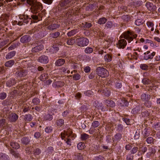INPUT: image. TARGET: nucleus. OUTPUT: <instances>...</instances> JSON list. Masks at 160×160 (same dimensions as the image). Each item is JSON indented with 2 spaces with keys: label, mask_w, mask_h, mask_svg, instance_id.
Instances as JSON below:
<instances>
[{
  "label": "nucleus",
  "mask_w": 160,
  "mask_h": 160,
  "mask_svg": "<svg viewBox=\"0 0 160 160\" xmlns=\"http://www.w3.org/2000/svg\"><path fill=\"white\" fill-rule=\"evenodd\" d=\"M83 29L89 28L92 26V24L89 22H84L80 25Z\"/></svg>",
  "instance_id": "nucleus-29"
},
{
  "label": "nucleus",
  "mask_w": 160,
  "mask_h": 160,
  "mask_svg": "<svg viewBox=\"0 0 160 160\" xmlns=\"http://www.w3.org/2000/svg\"><path fill=\"white\" fill-rule=\"evenodd\" d=\"M38 62L43 64H47L49 62V58L48 56L42 55L39 57L38 59Z\"/></svg>",
  "instance_id": "nucleus-11"
},
{
  "label": "nucleus",
  "mask_w": 160,
  "mask_h": 160,
  "mask_svg": "<svg viewBox=\"0 0 160 160\" xmlns=\"http://www.w3.org/2000/svg\"><path fill=\"white\" fill-rule=\"evenodd\" d=\"M52 127L51 126H48L45 128V131L47 133H49L52 132Z\"/></svg>",
  "instance_id": "nucleus-57"
},
{
  "label": "nucleus",
  "mask_w": 160,
  "mask_h": 160,
  "mask_svg": "<svg viewBox=\"0 0 160 160\" xmlns=\"http://www.w3.org/2000/svg\"><path fill=\"white\" fill-rule=\"evenodd\" d=\"M30 40V36L28 35L23 36L20 39V41L22 43H27L29 42Z\"/></svg>",
  "instance_id": "nucleus-21"
},
{
  "label": "nucleus",
  "mask_w": 160,
  "mask_h": 160,
  "mask_svg": "<svg viewBox=\"0 0 160 160\" xmlns=\"http://www.w3.org/2000/svg\"><path fill=\"white\" fill-rule=\"evenodd\" d=\"M43 8L42 4L40 2H37L30 8L31 12L32 13H38Z\"/></svg>",
  "instance_id": "nucleus-4"
},
{
  "label": "nucleus",
  "mask_w": 160,
  "mask_h": 160,
  "mask_svg": "<svg viewBox=\"0 0 160 160\" xmlns=\"http://www.w3.org/2000/svg\"><path fill=\"white\" fill-rule=\"evenodd\" d=\"M60 25L56 23H51L49 24L47 27L48 29L50 30H53L59 28Z\"/></svg>",
  "instance_id": "nucleus-19"
},
{
  "label": "nucleus",
  "mask_w": 160,
  "mask_h": 160,
  "mask_svg": "<svg viewBox=\"0 0 160 160\" xmlns=\"http://www.w3.org/2000/svg\"><path fill=\"white\" fill-rule=\"evenodd\" d=\"M60 35V32L58 31H57L51 33L50 34V36L53 38H57Z\"/></svg>",
  "instance_id": "nucleus-32"
},
{
  "label": "nucleus",
  "mask_w": 160,
  "mask_h": 160,
  "mask_svg": "<svg viewBox=\"0 0 160 160\" xmlns=\"http://www.w3.org/2000/svg\"><path fill=\"white\" fill-rule=\"evenodd\" d=\"M77 32V31L76 29H73L68 32V33H67V35L68 37H70L74 36Z\"/></svg>",
  "instance_id": "nucleus-42"
},
{
  "label": "nucleus",
  "mask_w": 160,
  "mask_h": 160,
  "mask_svg": "<svg viewBox=\"0 0 160 160\" xmlns=\"http://www.w3.org/2000/svg\"><path fill=\"white\" fill-rule=\"evenodd\" d=\"M140 68L142 70H146L148 69V66L146 64H142L140 65Z\"/></svg>",
  "instance_id": "nucleus-62"
},
{
  "label": "nucleus",
  "mask_w": 160,
  "mask_h": 160,
  "mask_svg": "<svg viewBox=\"0 0 160 160\" xmlns=\"http://www.w3.org/2000/svg\"><path fill=\"white\" fill-rule=\"evenodd\" d=\"M113 26V24L111 21L108 22L105 25V27L107 28H111Z\"/></svg>",
  "instance_id": "nucleus-64"
},
{
  "label": "nucleus",
  "mask_w": 160,
  "mask_h": 160,
  "mask_svg": "<svg viewBox=\"0 0 160 160\" xmlns=\"http://www.w3.org/2000/svg\"><path fill=\"white\" fill-rule=\"evenodd\" d=\"M31 15V18H32L33 20L36 22L41 20L42 19V15L41 14H38V13H34ZM31 21V19L30 20Z\"/></svg>",
  "instance_id": "nucleus-15"
},
{
  "label": "nucleus",
  "mask_w": 160,
  "mask_h": 160,
  "mask_svg": "<svg viewBox=\"0 0 160 160\" xmlns=\"http://www.w3.org/2000/svg\"><path fill=\"white\" fill-rule=\"evenodd\" d=\"M141 99L143 102H145L149 100L150 99V96L148 94H146L145 93H143L141 96Z\"/></svg>",
  "instance_id": "nucleus-23"
},
{
  "label": "nucleus",
  "mask_w": 160,
  "mask_h": 160,
  "mask_svg": "<svg viewBox=\"0 0 160 160\" xmlns=\"http://www.w3.org/2000/svg\"><path fill=\"white\" fill-rule=\"evenodd\" d=\"M16 52L15 51H12L8 53L6 56V59H10L14 57L15 55Z\"/></svg>",
  "instance_id": "nucleus-27"
},
{
  "label": "nucleus",
  "mask_w": 160,
  "mask_h": 160,
  "mask_svg": "<svg viewBox=\"0 0 160 160\" xmlns=\"http://www.w3.org/2000/svg\"><path fill=\"white\" fill-rule=\"evenodd\" d=\"M19 18L21 21L18 22V24L19 25H22V22L26 24L28 23L31 19V18H29L28 15L24 14L20 15Z\"/></svg>",
  "instance_id": "nucleus-8"
},
{
  "label": "nucleus",
  "mask_w": 160,
  "mask_h": 160,
  "mask_svg": "<svg viewBox=\"0 0 160 160\" xmlns=\"http://www.w3.org/2000/svg\"><path fill=\"white\" fill-rule=\"evenodd\" d=\"M112 58V55L109 54H106L104 57V59L105 61L107 62H110L111 61Z\"/></svg>",
  "instance_id": "nucleus-39"
},
{
  "label": "nucleus",
  "mask_w": 160,
  "mask_h": 160,
  "mask_svg": "<svg viewBox=\"0 0 160 160\" xmlns=\"http://www.w3.org/2000/svg\"><path fill=\"white\" fill-rule=\"evenodd\" d=\"M89 138V135L86 133H82L81 135V139L82 141H84Z\"/></svg>",
  "instance_id": "nucleus-50"
},
{
  "label": "nucleus",
  "mask_w": 160,
  "mask_h": 160,
  "mask_svg": "<svg viewBox=\"0 0 160 160\" xmlns=\"http://www.w3.org/2000/svg\"><path fill=\"white\" fill-rule=\"evenodd\" d=\"M65 62V60L62 58L58 59L55 62V65L57 66H61L63 65Z\"/></svg>",
  "instance_id": "nucleus-22"
},
{
  "label": "nucleus",
  "mask_w": 160,
  "mask_h": 160,
  "mask_svg": "<svg viewBox=\"0 0 160 160\" xmlns=\"http://www.w3.org/2000/svg\"><path fill=\"white\" fill-rule=\"evenodd\" d=\"M138 148L137 147H134L132 148L130 151L131 154H134L136 153L138 151Z\"/></svg>",
  "instance_id": "nucleus-61"
},
{
  "label": "nucleus",
  "mask_w": 160,
  "mask_h": 160,
  "mask_svg": "<svg viewBox=\"0 0 160 160\" xmlns=\"http://www.w3.org/2000/svg\"><path fill=\"white\" fill-rule=\"evenodd\" d=\"M77 0H61L57 7L58 11L65 10L73 6Z\"/></svg>",
  "instance_id": "nucleus-2"
},
{
  "label": "nucleus",
  "mask_w": 160,
  "mask_h": 160,
  "mask_svg": "<svg viewBox=\"0 0 160 160\" xmlns=\"http://www.w3.org/2000/svg\"><path fill=\"white\" fill-rule=\"evenodd\" d=\"M142 82L144 85L150 84L152 82L151 79L147 78H143L142 80Z\"/></svg>",
  "instance_id": "nucleus-34"
},
{
  "label": "nucleus",
  "mask_w": 160,
  "mask_h": 160,
  "mask_svg": "<svg viewBox=\"0 0 160 160\" xmlns=\"http://www.w3.org/2000/svg\"><path fill=\"white\" fill-rule=\"evenodd\" d=\"M15 61L14 60H11L6 62L5 63V66L7 67H11L14 64Z\"/></svg>",
  "instance_id": "nucleus-30"
},
{
  "label": "nucleus",
  "mask_w": 160,
  "mask_h": 160,
  "mask_svg": "<svg viewBox=\"0 0 160 160\" xmlns=\"http://www.w3.org/2000/svg\"><path fill=\"white\" fill-rule=\"evenodd\" d=\"M48 78V74L43 73L39 77L40 79L42 81H44L47 79Z\"/></svg>",
  "instance_id": "nucleus-40"
},
{
  "label": "nucleus",
  "mask_w": 160,
  "mask_h": 160,
  "mask_svg": "<svg viewBox=\"0 0 160 160\" xmlns=\"http://www.w3.org/2000/svg\"><path fill=\"white\" fill-rule=\"evenodd\" d=\"M64 120L62 119H57L56 122V124L58 127H61L64 124Z\"/></svg>",
  "instance_id": "nucleus-35"
},
{
  "label": "nucleus",
  "mask_w": 160,
  "mask_h": 160,
  "mask_svg": "<svg viewBox=\"0 0 160 160\" xmlns=\"http://www.w3.org/2000/svg\"><path fill=\"white\" fill-rule=\"evenodd\" d=\"M127 44L126 41L124 39L120 40L117 44V47L119 48H124Z\"/></svg>",
  "instance_id": "nucleus-14"
},
{
  "label": "nucleus",
  "mask_w": 160,
  "mask_h": 160,
  "mask_svg": "<svg viewBox=\"0 0 160 160\" xmlns=\"http://www.w3.org/2000/svg\"><path fill=\"white\" fill-rule=\"evenodd\" d=\"M32 119V117L30 114L25 115L24 120L25 121H30Z\"/></svg>",
  "instance_id": "nucleus-43"
},
{
  "label": "nucleus",
  "mask_w": 160,
  "mask_h": 160,
  "mask_svg": "<svg viewBox=\"0 0 160 160\" xmlns=\"http://www.w3.org/2000/svg\"><path fill=\"white\" fill-rule=\"evenodd\" d=\"M72 133V129L69 128L67 131L64 130L63 132H62L61 133V138L62 139H64L66 136H67V137H70Z\"/></svg>",
  "instance_id": "nucleus-12"
},
{
  "label": "nucleus",
  "mask_w": 160,
  "mask_h": 160,
  "mask_svg": "<svg viewBox=\"0 0 160 160\" xmlns=\"http://www.w3.org/2000/svg\"><path fill=\"white\" fill-rule=\"evenodd\" d=\"M16 83L15 79H12L8 80L7 82V86L8 87H10L14 85Z\"/></svg>",
  "instance_id": "nucleus-36"
},
{
  "label": "nucleus",
  "mask_w": 160,
  "mask_h": 160,
  "mask_svg": "<svg viewBox=\"0 0 160 160\" xmlns=\"http://www.w3.org/2000/svg\"><path fill=\"white\" fill-rule=\"evenodd\" d=\"M155 54V52H153L152 53H150V52L149 51H148L144 53V58L147 60L149 59H152L154 56Z\"/></svg>",
  "instance_id": "nucleus-16"
},
{
  "label": "nucleus",
  "mask_w": 160,
  "mask_h": 160,
  "mask_svg": "<svg viewBox=\"0 0 160 160\" xmlns=\"http://www.w3.org/2000/svg\"><path fill=\"white\" fill-rule=\"evenodd\" d=\"M93 51V49L92 48L90 47H88L84 49V52L87 54H90Z\"/></svg>",
  "instance_id": "nucleus-47"
},
{
  "label": "nucleus",
  "mask_w": 160,
  "mask_h": 160,
  "mask_svg": "<svg viewBox=\"0 0 160 160\" xmlns=\"http://www.w3.org/2000/svg\"><path fill=\"white\" fill-rule=\"evenodd\" d=\"M9 17L8 15L5 13L2 15L1 18L2 20H3L4 21H7Z\"/></svg>",
  "instance_id": "nucleus-58"
},
{
  "label": "nucleus",
  "mask_w": 160,
  "mask_h": 160,
  "mask_svg": "<svg viewBox=\"0 0 160 160\" xmlns=\"http://www.w3.org/2000/svg\"><path fill=\"white\" fill-rule=\"evenodd\" d=\"M75 42L74 39L72 38H68L67 41V44L68 45H72Z\"/></svg>",
  "instance_id": "nucleus-48"
},
{
  "label": "nucleus",
  "mask_w": 160,
  "mask_h": 160,
  "mask_svg": "<svg viewBox=\"0 0 160 160\" xmlns=\"http://www.w3.org/2000/svg\"><path fill=\"white\" fill-rule=\"evenodd\" d=\"M42 151L39 148H36L34 149L32 151V153L34 156L37 158H40V156H39L41 153Z\"/></svg>",
  "instance_id": "nucleus-17"
},
{
  "label": "nucleus",
  "mask_w": 160,
  "mask_h": 160,
  "mask_svg": "<svg viewBox=\"0 0 160 160\" xmlns=\"http://www.w3.org/2000/svg\"><path fill=\"white\" fill-rule=\"evenodd\" d=\"M77 44L80 47L87 46L89 43V40L86 38L81 37L77 39Z\"/></svg>",
  "instance_id": "nucleus-6"
},
{
  "label": "nucleus",
  "mask_w": 160,
  "mask_h": 160,
  "mask_svg": "<svg viewBox=\"0 0 160 160\" xmlns=\"http://www.w3.org/2000/svg\"><path fill=\"white\" fill-rule=\"evenodd\" d=\"M6 120L5 119H2L0 120V128L5 125Z\"/></svg>",
  "instance_id": "nucleus-63"
},
{
  "label": "nucleus",
  "mask_w": 160,
  "mask_h": 160,
  "mask_svg": "<svg viewBox=\"0 0 160 160\" xmlns=\"http://www.w3.org/2000/svg\"><path fill=\"white\" fill-rule=\"evenodd\" d=\"M32 47L31 52L33 53L39 52L43 49V46L42 44H39L38 42H35L32 45Z\"/></svg>",
  "instance_id": "nucleus-7"
},
{
  "label": "nucleus",
  "mask_w": 160,
  "mask_h": 160,
  "mask_svg": "<svg viewBox=\"0 0 160 160\" xmlns=\"http://www.w3.org/2000/svg\"><path fill=\"white\" fill-rule=\"evenodd\" d=\"M85 146V144L84 143L80 142L77 145V148L78 149L82 150L84 149Z\"/></svg>",
  "instance_id": "nucleus-49"
},
{
  "label": "nucleus",
  "mask_w": 160,
  "mask_h": 160,
  "mask_svg": "<svg viewBox=\"0 0 160 160\" xmlns=\"http://www.w3.org/2000/svg\"><path fill=\"white\" fill-rule=\"evenodd\" d=\"M20 43L18 42H15L13 43L12 44L10 47H9L8 49L9 50H12L13 49H14L17 47L20 44Z\"/></svg>",
  "instance_id": "nucleus-51"
},
{
  "label": "nucleus",
  "mask_w": 160,
  "mask_h": 160,
  "mask_svg": "<svg viewBox=\"0 0 160 160\" xmlns=\"http://www.w3.org/2000/svg\"><path fill=\"white\" fill-rule=\"evenodd\" d=\"M52 118L53 117L52 115L49 114H45L44 117V120L46 121H51L52 119Z\"/></svg>",
  "instance_id": "nucleus-44"
},
{
  "label": "nucleus",
  "mask_w": 160,
  "mask_h": 160,
  "mask_svg": "<svg viewBox=\"0 0 160 160\" xmlns=\"http://www.w3.org/2000/svg\"><path fill=\"white\" fill-rule=\"evenodd\" d=\"M147 9L150 12H153L156 10V7L152 3L150 2H146L145 5Z\"/></svg>",
  "instance_id": "nucleus-13"
},
{
  "label": "nucleus",
  "mask_w": 160,
  "mask_h": 160,
  "mask_svg": "<svg viewBox=\"0 0 160 160\" xmlns=\"http://www.w3.org/2000/svg\"><path fill=\"white\" fill-rule=\"evenodd\" d=\"M59 50L58 46L57 45H54L52 46L50 49V52L52 53H54L57 52Z\"/></svg>",
  "instance_id": "nucleus-25"
},
{
  "label": "nucleus",
  "mask_w": 160,
  "mask_h": 160,
  "mask_svg": "<svg viewBox=\"0 0 160 160\" xmlns=\"http://www.w3.org/2000/svg\"><path fill=\"white\" fill-rule=\"evenodd\" d=\"M107 19L104 17L100 18L98 21V23L100 24H103L107 22Z\"/></svg>",
  "instance_id": "nucleus-45"
},
{
  "label": "nucleus",
  "mask_w": 160,
  "mask_h": 160,
  "mask_svg": "<svg viewBox=\"0 0 160 160\" xmlns=\"http://www.w3.org/2000/svg\"><path fill=\"white\" fill-rule=\"evenodd\" d=\"M154 139L152 137H148L146 140V141L147 143L148 144H151L152 143H153Z\"/></svg>",
  "instance_id": "nucleus-59"
},
{
  "label": "nucleus",
  "mask_w": 160,
  "mask_h": 160,
  "mask_svg": "<svg viewBox=\"0 0 160 160\" xmlns=\"http://www.w3.org/2000/svg\"><path fill=\"white\" fill-rule=\"evenodd\" d=\"M0 160H10L8 156L5 153L0 152Z\"/></svg>",
  "instance_id": "nucleus-24"
},
{
  "label": "nucleus",
  "mask_w": 160,
  "mask_h": 160,
  "mask_svg": "<svg viewBox=\"0 0 160 160\" xmlns=\"http://www.w3.org/2000/svg\"><path fill=\"white\" fill-rule=\"evenodd\" d=\"M96 74L102 78H105L108 76V71L104 68L101 67H98L96 69Z\"/></svg>",
  "instance_id": "nucleus-5"
},
{
  "label": "nucleus",
  "mask_w": 160,
  "mask_h": 160,
  "mask_svg": "<svg viewBox=\"0 0 160 160\" xmlns=\"http://www.w3.org/2000/svg\"><path fill=\"white\" fill-rule=\"evenodd\" d=\"M102 93L107 97L109 96L110 94V91L107 88H105L102 90Z\"/></svg>",
  "instance_id": "nucleus-56"
},
{
  "label": "nucleus",
  "mask_w": 160,
  "mask_h": 160,
  "mask_svg": "<svg viewBox=\"0 0 160 160\" xmlns=\"http://www.w3.org/2000/svg\"><path fill=\"white\" fill-rule=\"evenodd\" d=\"M81 11V9L78 7H75L71 9H68L67 12H63L62 17L65 19H69L71 18L72 14L74 15H78Z\"/></svg>",
  "instance_id": "nucleus-1"
},
{
  "label": "nucleus",
  "mask_w": 160,
  "mask_h": 160,
  "mask_svg": "<svg viewBox=\"0 0 160 160\" xmlns=\"http://www.w3.org/2000/svg\"><path fill=\"white\" fill-rule=\"evenodd\" d=\"M122 36L128 40V42H130L134 38H136L137 36L134 32L128 31L123 33Z\"/></svg>",
  "instance_id": "nucleus-3"
},
{
  "label": "nucleus",
  "mask_w": 160,
  "mask_h": 160,
  "mask_svg": "<svg viewBox=\"0 0 160 160\" xmlns=\"http://www.w3.org/2000/svg\"><path fill=\"white\" fill-rule=\"evenodd\" d=\"M74 160H83V155L79 153H74Z\"/></svg>",
  "instance_id": "nucleus-20"
},
{
  "label": "nucleus",
  "mask_w": 160,
  "mask_h": 160,
  "mask_svg": "<svg viewBox=\"0 0 160 160\" xmlns=\"http://www.w3.org/2000/svg\"><path fill=\"white\" fill-rule=\"evenodd\" d=\"M122 138V134L120 133H117L115 135L114 139L115 140L119 141Z\"/></svg>",
  "instance_id": "nucleus-54"
},
{
  "label": "nucleus",
  "mask_w": 160,
  "mask_h": 160,
  "mask_svg": "<svg viewBox=\"0 0 160 160\" xmlns=\"http://www.w3.org/2000/svg\"><path fill=\"white\" fill-rule=\"evenodd\" d=\"M18 118V116L16 113L10 112L8 117V118L10 122H15Z\"/></svg>",
  "instance_id": "nucleus-10"
},
{
  "label": "nucleus",
  "mask_w": 160,
  "mask_h": 160,
  "mask_svg": "<svg viewBox=\"0 0 160 160\" xmlns=\"http://www.w3.org/2000/svg\"><path fill=\"white\" fill-rule=\"evenodd\" d=\"M140 108L139 106H136L132 110V113L133 114H135L138 113V112L140 111Z\"/></svg>",
  "instance_id": "nucleus-55"
},
{
  "label": "nucleus",
  "mask_w": 160,
  "mask_h": 160,
  "mask_svg": "<svg viewBox=\"0 0 160 160\" xmlns=\"http://www.w3.org/2000/svg\"><path fill=\"white\" fill-rule=\"evenodd\" d=\"M146 24L149 28H151V31H153L154 30L153 26L154 24L153 22L148 21L147 22Z\"/></svg>",
  "instance_id": "nucleus-33"
},
{
  "label": "nucleus",
  "mask_w": 160,
  "mask_h": 160,
  "mask_svg": "<svg viewBox=\"0 0 160 160\" xmlns=\"http://www.w3.org/2000/svg\"><path fill=\"white\" fill-rule=\"evenodd\" d=\"M10 145L12 148L15 149H18L20 148L19 144L18 143L14 142H11L10 143Z\"/></svg>",
  "instance_id": "nucleus-37"
},
{
  "label": "nucleus",
  "mask_w": 160,
  "mask_h": 160,
  "mask_svg": "<svg viewBox=\"0 0 160 160\" xmlns=\"http://www.w3.org/2000/svg\"><path fill=\"white\" fill-rule=\"evenodd\" d=\"M37 2V0H27L26 4L29 5L32 7Z\"/></svg>",
  "instance_id": "nucleus-52"
},
{
  "label": "nucleus",
  "mask_w": 160,
  "mask_h": 160,
  "mask_svg": "<svg viewBox=\"0 0 160 160\" xmlns=\"http://www.w3.org/2000/svg\"><path fill=\"white\" fill-rule=\"evenodd\" d=\"M144 21L142 19H138L136 20L135 23L137 26H139L143 24Z\"/></svg>",
  "instance_id": "nucleus-46"
},
{
  "label": "nucleus",
  "mask_w": 160,
  "mask_h": 160,
  "mask_svg": "<svg viewBox=\"0 0 160 160\" xmlns=\"http://www.w3.org/2000/svg\"><path fill=\"white\" fill-rule=\"evenodd\" d=\"M141 115L142 117H148V118H150L151 117L150 113L147 111L142 112L141 113Z\"/></svg>",
  "instance_id": "nucleus-53"
},
{
  "label": "nucleus",
  "mask_w": 160,
  "mask_h": 160,
  "mask_svg": "<svg viewBox=\"0 0 160 160\" xmlns=\"http://www.w3.org/2000/svg\"><path fill=\"white\" fill-rule=\"evenodd\" d=\"M53 151L54 148L53 147L51 146L48 147L45 151L47 158H48V156L53 155L52 153Z\"/></svg>",
  "instance_id": "nucleus-18"
},
{
  "label": "nucleus",
  "mask_w": 160,
  "mask_h": 160,
  "mask_svg": "<svg viewBox=\"0 0 160 160\" xmlns=\"http://www.w3.org/2000/svg\"><path fill=\"white\" fill-rule=\"evenodd\" d=\"M40 100L38 98H34L32 100V102L34 105H37L40 103Z\"/></svg>",
  "instance_id": "nucleus-60"
},
{
  "label": "nucleus",
  "mask_w": 160,
  "mask_h": 160,
  "mask_svg": "<svg viewBox=\"0 0 160 160\" xmlns=\"http://www.w3.org/2000/svg\"><path fill=\"white\" fill-rule=\"evenodd\" d=\"M105 103L107 106L111 107H114L115 106L114 102L112 100H106Z\"/></svg>",
  "instance_id": "nucleus-28"
},
{
  "label": "nucleus",
  "mask_w": 160,
  "mask_h": 160,
  "mask_svg": "<svg viewBox=\"0 0 160 160\" xmlns=\"http://www.w3.org/2000/svg\"><path fill=\"white\" fill-rule=\"evenodd\" d=\"M122 18L123 19L124 22H128L130 21L131 19V17L129 15H124L122 16Z\"/></svg>",
  "instance_id": "nucleus-31"
},
{
  "label": "nucleus",
  "mask_w": 160,
  "mask_h": 160,
  "mask_svg": "<svg viewBox=\"0 0 160 160\" xmlns=\"http://www.w3.org/2000/svg\"><path fill=\"white\" fill-rule=\"evenodd\" d=\"M21 142L23 144L27 145L29 143L30 140L28 137H24L22 138Z\"/></svg>",
  "instance_id": "nucleus-41"
},
{
  "label": "nucleus",
  "mask_w": 160,
  "mask_h": 160,
  "mask_svg": "<svg viewBox=\"0 0 160 160\" xmlns=\"http://www.w3.org/2000/svg\"><path fill=\"white\" fill-rule=\"evenodd\" d=\"M17 71L15 73L17 77L22 78L25 77L28 74L27 71L22 68H17Z\"/></svg>",
  "instance_id": "nucleus-9"
},
{
  "label": "nucleus",
  "mask_w": 160,
  "mask_h": 160,
  "mask_svg": "<svg viewBox=\"0 0 160 160\" xmlns=\"http://www.w3.org/2000/svg\"><path fill=\"white\" fill-rule=\"evenodd\" d=\"M10 153L13 155L15 158L20 157V155L19 153H17L12 149L11 148L10 150Z\"/></svg>",
  "instance_id": "nucleus-38"
},
{
  "label": "nucleus",
  "mask_w": 160,
  "mask_h": 160,
  "mask_svg": "<svg viewBox=\"0 0 160 160\" xmlns=\"http://www.w3.org/2000/svg\"><path fill=\"white\" fill-rule=\"evenodd\" d=\"M128 103V102L126 101L125 99H120L118 101V104L120 106L124 107L127 106Z\"/></svg>",
  "instance_id": "nucleus-26"
}]
</instances>
